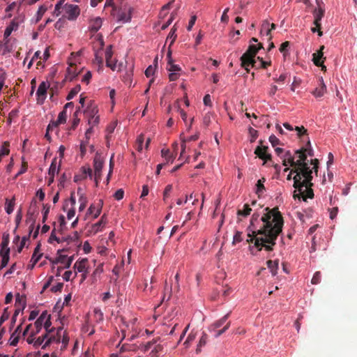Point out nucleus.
<instances>
[{
    "mask_svg": "<svg viewBox=\"0 0 357 357\" xmlns=\"http://www.w3.org/2000/svg\"><path fill=\"white\" fill-rule=\"evenodd\" d=\"M283 225L284 219L278 207H266L261 216L258 213L252 214L248 228L250 232L247 241L253 243L258 250L264 248L272 251Z\"/></svg>",
    "mask_w": 357,
    "mask_h": 357,
    "instance_id": "f257e3e1",
    "label": "nucleus"
},
{
    "mask_svg": "<svg viewBox=\"0 0 357 357\" xmlns=\"http://www.w3.org/2000/svg\"><path fill=\"white\" fill-rule=\"evenodd\" d=\"M295 154L298 156V159L295 161L293 167V172H297L294 178V187L296 190L294 194V198L303 199L306 202L307 199H312L314 197L313 190L312 186L313 183L312 180V170L317 175L319 168V160L314 159L310 160V165H313L312 168L309 166L308 160H307V153L304 148L295 151Z\"/></svg>",
    "mask_w": 357,
    "mask_h": 357,
    "instance_id": "f03ea898",
    "label": "nucleus"
},
{
    "mask_svg": "<svg viewBox=\"0 0 357 357\" xmlns=\"http://www.w3.org/2000/svg\"><path fill=\"white\" fill-rule=\"evenodd\" d=\"M258 52V48L256 45H250L247 51L241 56V66L245 68L247 72H249L248 67L256 66L255 56Z\"/></svg>",
    "mask_w": 357,
    "mask_h": 357,
    "instance_id": "7ed1b4c3",
    "label": "nucleus"
},
{
    "mask_svg": "<svg viewBox=\"0 0 357 357\" xmlns=\"http://www.w3.org/2000/svg\"><path fill=\"white\" fill-rule=\"evenodd\" d=\"M133 8L130 6H124L119 10L117 20L126 23L131 20Z\"/></svg>",
    "mask_w": 357,
    "mask_h": 357,
    "instance_id": "20e7f679",
    "label": "nucleus"
},
{
    "mask_svg": "<svg viewBox=\"0 0 357 357\" xmlns=\"http://www.w3.org/2000/svg\"><path fill=\"white\" fill-rule=\"evenodd\" d=\"M66 16L69 20H75L80 13L78 6L73 4H66L64 6Z\"/></svg>",
    "mask_w": 357,
    "mask_h": 357,
    "instance_id": "39448f33",
    "label": "nucleus"
},
{
    "mask_svg": "<svg viewBox=\"0 0 357 357\" xmlns=\"http://www.w3.org/2000/svg\"><path fill=\"white\" fill-rule=\"evenodd\" d=\"M324 46L322 45L320 47V49L318 51L312 54V61L315 66L321 67L322 70H326V67L324 65V61L326 59V58L324 57Z\"/></svg>",
    "mask_w": 357,
    "mask_h": 357,
    "instance_id": "423d86ee",
    "label": "nucleus"
},
{
    "mask_svg": "<svg viewBox=\"0 0 357 357\" xmlns=\"http://www.w3.org/2000/svg\"><path fill=\"white\" fill-rule=\"evenodd\" d=\"M324 9L322 8L321 7H319L317 10H315L314 11V24L317 26V27H318V35L319 36H321L323 35V32L321 30V21L324 15Z\"/></svg>",
    "mask_w": 357,
    "mask_h": 357,
    "instance_id": "0eeeda50",
    "label": "nucleus"
},
{
    "mask_svg": "<svg viewBox=\"0 0 357 357\" xmlns=\"http://www.w3.org/2000/svg\"><path fill=\"white\" fill-rule=\"evenodd\" d=\"M268 147L266 146H258L255 150V153L264 162L271 160V155L267 153Z\"/></svg>",
    "mask_w": 357,
    "mask_h": 357,
    "instance_id": "6e6552de",
    "label": "nucleus"
},
{
    "mask_svg": "<svg viewBox=\"0 0 357 357\" xmlns=\"http://www.w3.org/2000/svg\"><path fill=\"white\" fill-rule=\"evenodd\" d=\"M102 205V200L99 199L97 203L91 204L90 207L88 209V213L90 215H93L94 219L97 218L101 213Z\"/></svg>",
    "mask_w": 357,
    "mask_h": 357,
    "instance_id": "1a4fd4ad",
    "label": "nucleus"
},
{
    "mask_svg": "<svg viewBox=\"0 0 357 357\" xmlns=\"http://www.w3.org/2000/svg\"><path fill=\"white\" fill-rule=\"evenodd\" d=\"M105 54L107 66L112 70H114L116 67V62L114 60H112L113 52L112 45L107 47Z\"/></svg>",
    "mask_w": 357,
    "mask_h": 357,
    "instance_id": "9d476101",
    "label": "nucleus"
},
{
    "mask_svg": "<svg viewBox=\"0 0 357 357\" xmlns=\"http://www.w3.org/2000/svg\"><path fill=\"white\" fill-rule=\"evenodd\" d=\"M104 164V160L101 157L100 154L98 153H96V155L93 159V168L95 174H98L100 172L102 171V167Z\"/></svg>",
    "mask_w": 357,
    "mask_h": 357,
    "instance_id": "9b49d317",
    "label": "nucleus"
},
{
    "mask_svg": "<svg viewBox=\"0 0 357 357\" xmlns=\"http://www.w3.org/2000/svg\"><path fill=\"white\" fill-rule=\"evenodd\" d=\"M102 20L100 17H96L89 21V29L93 33L97 32L102 26Z\"/></svg>",
    "mask_w": 357,
    "mask_h": 357,
    "instance_id": "f8f14e48",
    "label": "nucleus"
},
{
    "mask_svg": "<svg viewBox=\"0 0 357 357\" xmlns=\"http://www.w3.org/2000/svg\"><path fill=\"white\" fill-rule=\"evenodd\" d=\"M198 138H199V135H197V134L192 135L188 137H185L183 136V135H181V155H182L185 151L186 142L196 141L197 139H198Z\"/></svg>",
    "mask_w": 357,
    "mask_h": 357,
    "instance_id": "ddd939ff",
    "label": "nucleus"
},
{
    "mask_svg": "<svg viewBox=\"0 0 357 357\" xmlns=\"http://www.w3.org/2000/svg\"><path fill=\"white\" fill-rule=\"evenodd\" d=\"M46 318H47V312H43L40 315V317L36 319V321L34 323V326L36 328V332H35L36 333H38L40 331V330L43 326V323Z\"/></svg>",
    "mask_w": 357,
    "mask_h": 357,
    "instance_id": "4468645a",
    "label": "nucleus"
},
{
    "mask_svg": "<svg viewBox=\"0 0 357 357\" xmlns=\"http://www.w3.org/2000/svg\"><path fill=\"white\" fill-rule=\"evenodd\" d=\"M282 159L283 165L287 167L289 165L291 167H294L295 158L289 151L285 152L284 155L282 156Z\"/></svg>",
    "mask_w": 357,
    "mask_h": 357,
    "instance_id": "2eb2a0df",
    "label": "nucleus"
},
{
    "mask_svg": "<svg viewBox=\"0 0 357 357\" xmlns=\"http://www.w3.org/2000/svg\"><path fill=\"white\" fill-rule=\"evenodd\" d=\"M320 81V86L315 89V90L313 91V95L316 98H320L322 97L325 92L326 91V86L324 82V79L322 77L319 79Z\"/></svg>",
    "mask_w": 357,
    "mask_h": 357,
    "instance_id": "dca6fc26",
    "label": "nucleus"
},
{
    "mask_svg": "<svg viewBox=\"0 0 357 357\" xmlns=\"http://www.w3.org/2000/svg\"><path fill=\"white\" fill-rule=\"evenodd\" d=\"M63 250H59L57 251L58 257L55 259H52V258L46 257L50 260V261L53 264L52 269L54 270L55 268L54 264H64V260H66V255H61V252H63Z\"/></svg>",
    "mask_w": 357,
    "mask_h": 357,
    "instance_id": "f3484780",
    "label": "nucleus"
},
{
    "mask_svg": "<svg viewBox=\"0 0 357 357\" xmlns=\"http://www.w3.org/2000/svg\"><path fill=\"white\" fill-rule=\"evenodd\" d=\"M67 75L66 76V79L72 81L76 76H77L79 73H77L76 66L73 63H70L69 67L67 68Z\"/></svg>",
    "mask_w": 357,
    "mask_h": 357,
    "instance_id": "a211bd4d",
    "label": "nucleus"
},
{
    "mask_svg": "<svg viewBox=\"0 0 357 357\" xmlns=\"http://www.w3.org/2000/svg\"><path fill=\"white\" fill-rule=\"evenodd\" d=\"M276 28V25L274 23L270 24L267 21L264 22L262 24V29H266V35L268 37V40H271L272 39L271 31L274 30Z\"/></svg>",
    "mask_w": 357,
    "mask_h": 357,
    "instance_id": "6ab92c4d",
    "label": "nucleus"
},
{
    "mask_svg": "<svg viewBox=\"0 0 357 357\" xmlns=\"http://www.w3.org/2000/svg\"><path fill=\"white\" fill-rule=\"evenodd\" d=\"M88 260L87 259H82L80 261H77L75 262L74 265V268L77 269V271L79 273L81 272H85L86 270V264H87Z\"/></svg>",
    "mask_w": 357,
    "mask_h": 357,
    "instance_id": "aec40b11",
    "label": "nucleus"
},
{
    "mask_svg": "<svg viewBox=\"0 0 357 357\" xmlns=\"http://www.w3.org/2000/svg\"><path fill=\"white\" fill-rule=\"evenodd\" d=\"M61 341V335L56 334L55 335H51L48 336L47 338V341L45 342V344L43 345L42 349H45L47 347H48L50 344L53 342L59 343Z\"/></svg>",
    "mask_w": 357,
    "mask_h": 357,
    "instance_id": "412c9836",
    "label": "nucleus"
},
{
    "mask_svg": "<svg viewBox=\"0 0 357 357\" xmlns=\"http://www.w3.org/2000/svg\"><path fill=\"white\" fill-rule=\"evenodd\" d=\"M229 316V313H227L225 314L223 317H222L220 319L216 321L211 326V329L215 331L218 328L221 327L227 320L228 317Z\"/></svg>",
    "mask_w": 357,
    "mask_h": 357,
    "instance_id": "4be33fe9",
    "label": "nucleus"
},
{
    "mask_svg": "<svg viewBox=\"0 0 357 357\" xmlns=\"http://www.w3.org/2000/svg\"><path fill=\"white\" fill-rule=\"evenodd\" d=\"M268 268L270 269L273 275H275L277 274V271L278 269V260H268L266 262Z\"/></svg>",
    "mask_w": 357,
    "mask_h": 357,
    "instance_id": "5701e85b",
    "label": "nucleus"
},
{
    "mask_svg": "<svg viewBox=\"0 0 357 357\" xmlns=\"http://www.w3.org/2000/svg\"><path fill=\"white\" fill-rule=\"evenodd\" d=\"M56 160H57L56 158H54L52 160V163L50 167V169H49V172H48L49 176H54L56 174H58V172L59 171V166L57 167Z\"/></svg>",
    "mask_w": 357,
    "mask_h": 357,
    "instance_id": "b1692460",
    "label": "nucleus"
},
{
    "mask_svg": "<svg viewBox=\"0 0 357 357\" xmlns=\"http://www.w3.org/2000/svg\"><path fill=\"white\" fill-rule=\"evenodd\" d=\"M251 211H252V208H250V205L248 204H245L243 205L242 209H238L237 211V215L238 216L246 217L250 214Z\"/></svg>",
    "mask_w": 357,
    "mask_h": 357,
    "instance_id": "393cba45",
    "label": "nucleus"
},
{
    "mask_svg": "<svg viewBox=\"0 0 357 357\" xmlns=\"http://www.w3.org/2000/svg\"><path fill=\"white\" fill-rule=\"evenodd\" d=\"M98 108L96 106L88 107L85 112L84 114L85 116L89 119L90 118H94L95 116H98Z\"/></svg>",
    "mask_w": 357,
    "mask_h": 357,
    "instance_id": "a878e982",
    "label": "nucleus"
},
{
    "mask_svg": "<svg viewBox=\"0 0 357 357\" xmlns=\"http://www.w3.org/2000/svg\"><path fill=\"white\" fill-rule=\"evenodd\" d=\"M15 197H13L12 199H6L5 210L8 214L13 213L15 206Z\"/></svg>",
    "mask_w": 357,
    "mask_h": 357,
    "instance_id": "bb28decb",
    "label": "nucleus"
},
{
    "mask_svg": "<svg viewBox=\"0 0 357 357\" xmlns=\"http://www.w3.org/2000/svg\"><path fill=\"white\" fill-rule=\"evenodd\" d=\"M103 272V264H100L92 273L93 282L97 281V278H99L101 273Z\"/></svg>",
    "mask_w": 357,
    "mask_h": 357,
    "instance_id": "cd10ccee",
    "label": "nucleus"
},
{
    "mask_svg": "<svg viewBox=\"0 0 357 357\" xmlns=\"http://www.w3.org/2000/svg\"><path fill=\"white\" fill-rule=\"evenodd\" d=\"M266 181L265 178H261V179H259L257 181V183L256 184V193L258 195H260L264 192L265 190V187L264 185V183Z\"/></svg>",
    "mask_w": 357,
    "mask_h": 357,
    "instance_id": "c85d7f7f",
    "label": "nucleus"
},
{
    "mask_svg": "<svg viewBox=\"0 0 357 357\" xmlns=\"http://www.w3.org/2000/svg\"><path fill=\"white\" fill-rule=\"evenodd\" d=\"M47 88H48V86L47 85V84L45 82H43L42 83H40L38 88L37 92H36L37 96L38 97L45 96Z\"/></svg>",
    "mask_w": 357,
    "mask_h": 357,
    "instance_id": "c756f323",
    "label": "nucleus"
},
{
    "mask_svg": "<svg viewBox=\"0 0 357 357\" xmlns=\"http://www.w3.org/2000/svg\"><path fill=\"white\" fill-rule=\"evenodd\" d=\"M9 241H10L9 234L4 233L2 236V242L1 243V248H2L3 249H6V252L8 250V253H10V248H8Z\"/></svg>",
    "mask_w": 357,
    "mask_h": 357,
    "instance_id": "7c9ffc66",
    "label": "nucleus"
},
{
    "mask_svg": "<svg viewBox=\"0 0 357 357\" xmlns=\"http://www.w3.org/2000/svg\"><path fill=\"white\" fill-rule=\"evenodd\" d=\"M52 322L50 321V315L47 314V318L45 319L43 323V326L47 335H49L50 333L53 332L55 330L54 328H50Z\"/></svg>",
    "mask_w": 357,
    "mask_h": 357,
    "instance_id": "2f4dec72",
    "label": "nucleus"
},
{
    "mask_svg": "<svg viewBox=\"0 0 357 357\" xmlns=\"http://www.w3.org/2000/svg\"><path fill=\"white\" fill-rule=\"evenodd\" d=\"M171 55H172V52L170 50H169L167 52V57L169 59L168 63L169 64L170 66L168 70L173 73L180 71L181 68L178 65H176V64H174L172 63Z\"/></svg>",
    "mask_w": 357,
    "mask_h": 357,
    "instance_id": "473e14b6",
    "label": "nucleus"
},
{
    "mask_svg": "<svg viewBox=\"0 0 357 357\" xmlns=\"http://www.w3.org/2000/svg\"><path fill=\"white\" fill-rule=\"evenodd\" d=\"M206 341H207V335L205 333H203V334L199 340L197 349H196L197 354H199L201 352V348L206 344Z\"/></svg>",
    "mask_w": 357,
    "mask_h": 357,
    "instance_id": "72a5a7b5",
    "label": "nucleus"
},
{
    "mask_svg": "<svg viewBox=\"0 0 357 357\" xmlns=\"http://www.w3.org/2000/svg\"><path fill=\"white\" fill-rule=\"evenodd\" d=\"M1 257V263L0 265V270L3 269L4 267H6L10 259V253H8V250L3 253V256Z\"/></svg>",
    "mask_w": 357,
    "mask_h": 357,
    "instance_id": "f704fd0d",
    "label": "nucleus"
},
{
    "mask_svg": "<svg viewBox=\"0 0 357 357\" xmlns=\"http://www.w3.org/2000/svg\"><path fill=\"white\" fill-rule=\"evenodd\" d=\"M162 157L165 158L167 162H173L174 158L171 154L169 149H162L161 151Z\"/></svg>",
    "mask_w": 357,
    "mask_h": 357,
    "instance_id": "c9c22d12",
    "label": "nucleus"
},
{
    "mask_svg": "<svg viewBox=\"0 0 357 357\" xmlns=\"http://www.w3.org/2000/svg\"><path fill=\"white\" fill-rule=\"evenodd\" d=\"M81 90L80 85H76L74 88H73L69 92L67 100H70L74 98Z\"/></svg>",
    "mask_w": 357,
    "mask_h": 357,
    "instance_id": "e433bc0d",
    "label": "nucleus"
},
{
    "mask_svg": "<svg viewBox=\"0 0 357 357\" xmlns=\"http://www.w3.org/2000/svg\"><path fill=\"white\" fill-rule=\"evenodd\" d=\"M66 119H67L66 110L63 109L59 114L58 119L56 121L59 125H60V124L66 123Z\"/></svg>",
    "mask_w": 357,
    "mask_h": 357,
    "instance_id": "4c0bfd02",
    "label": "nucleus"
},
{
    "mask_svg": "<svg viewBox=\"0 0 357 357\" xmlns=\"http://www.w3.org/2000/svg\"><path fill=\"white\" fill-rule=\"evenodd\" d=\"M41 257H42V254H39L38 256H36V253H33L32 255L31 261H30L31 264L28 266L29 268L33 269L34 266L40 260Z\"/></svg>",
    "mask_w": 357,
    "mask_h": 357,
    "instance_id": "58836bf2",
    "label": "nucleus"
},
{
    "mask_svg": "<svg viewBox=\"0 0 357 357\" xmlns=\"http://www.w3.org/2000/svg\"><path fill=\"white\" fill-rule=\"evenodd\" d=\"M81 170L82 172V178H86L87 176H89L90 178H92V169L90 167H82Z\"/></svg>",
    "mask_w": 357,
    "mask_h": 357,
    "instance_id": "ea45409f",
    "label": "nucleus"
},
{
    "mask_svg": "<svg viewBox=\"0 0 357 357\" xmlns=\"http://www.w3.org/2000/svg\"><path fill=\"white\" fill-rule=\"evenodd\" d=\"M79 111H80V109H79V107H78L74 113V115H73L74 119H73V124H72L73 129H75V128L77 126V125L79 123L80 120L78 118V114H79Z\"/></svg>",
    "mask_w": 357,
    "mask_h": 357,
    "instance_id": "a19ab883",
    "label": "nucleus"
},
{
    "mask_svg": "<svg viewBox=\"0 0 357 357\" xmlns=\"http://www.w3.org/2000/svg\"><path fill=\"white\" fill-rule=\"evenodd\" d=\"M20 340V335L13 333L10 338V344L11 346H16Z\"/></svg>",
    "mask_w": 357,
    "mask_h": 357,
    "instance_id": "79ce46f5",
    "label": "nucleus"
},
{
    "mask_svg": "<svg viewBox=\"0 0 357 357\" xmlns=\"http://www.w3.org/2000/svg\"><path fill=\"white\" fill-rule=\"evenodd\" d=\"M195 337H196V334L193 333L192 332H191L188 335L187 339L185 340V341L184 342V344H183L186 348H188L190 346V344H191V342L195 340Z\"/></svg>",
    "mask_w": 357,
    "mask_h": 357,
    "instance_id": "37998d69",
    "label": "nucleus"
},
{
    "mask_svg": "<svg viewBox=\"0 0 357 357\" xmlns=\"http://www.w3.org/2000/svg\"><path fill=\"white\" fill-rule=\"evenodd\" d=\"M175 31H176V29L174 26L171 29L170 32L169 33V34L167 36V40H171L169 45H172L174 43V42L176 40V34L175 33Z\"/></svg>",
    "mask_w": 357,
    "mask_h": 357,
    "instance_id": "c03bdc74",
    "label": "nucleus"
},
{
    "mask_svg": "<svg viewBox=\"0 0 357 357\" xmlns=\"http://www.w3.org/2000/svg\"><path fill=\"white\" fill-rule=\"evenodd\" d=\"M47 11V8L44 6H41L38 12H37V17H36V22H39L41 18L43 17L45 13Z\"/></svg>",
    "mask_w": 357,
    "mask_h": 357,
    "instance_id": "a18cd8bd",
    "label": "nucleus"
},
{
    "mask_svg": "<svg viewBox=\"0 0 357 357\" xmlns=\"http://www.w3.org/2000/svg\"><path fill=\"white\" fill-rule=\"evenodd\" d=\"M17 24L15 22H12L10 25L9 26H8L5 30V32H4L5 37L9 36L11 34L12 31H13L14 28L17 27Z\"/></svg>",
    "mask_w": 357,
    "mask_h": 357,
    "instance_id": "49530a36",
    "label": "nucleus"
},
{
    "mask_svg": "<svg viewBox=\"0 0 357 357\" xmlns=\"http://www.w3.org/2000/svg\"><path fill=\"white\" fill-rule=\"evenodd\" d=\"M290 43L289 41H285L282 43L280 47V51L283 54V55L285 56L286 53L288 51V48L289 47Z\"/></svg>",
    "mask_w": 357,
    "mask_h": 357,
    "instance_id": "de8ad7c7",
    "label": "nucleus"
},
{
    "mask_svg": "<svg viewBox=\"0 0 357 357\" xmlns=\"http://www.w3.org/2000/svg\"><path fill=\"white\" fill-rule=\"evenodd\" d=\"M47 333H45L44 335L38 337L34 342V346L35 347H39L40 346L45 340H46L48 337Z\"/></svg>",
    "mask_w": 357,
    "mask_h": 357,
    "instance_id": "09e8293b",
    "label": "nucleus"
},
{
    "mask_svg": "<svg viewBox=\"0 0 357 357\" xmlns=\"http://www.w3.org/2000/svg\"><path fill=\"white\" fill-rule=\"evenodd\" d=\"M79 202H80V205H79V210L80 211H83L85 207L86 206V204H87V199H86V197H84V195H82L80 196L79 199Z\"/></svg>",
    "mask_w": 357,
    "mask_h": 357,
    "instance_id": "8fccbe9b",
    "label": "nucleus"
},
{
    "mask_svg": "<svg viewBox=\"0 0 357 357\" xmlns=\"http://www.w3.org/2000/svg\"><path fill=\"white\" fill-rule=\"evenodd\" d=\"M231 322L229 321L226 324V325L220 330L215 331V337H218L222 334H223L230 326Z\"/></svg>",
    "mask_w": 357,
    "mask_h": 357,
    "instance_id": "3c124183",
    "label": "nucleus"
},
{
    "mask_svg": "<svg viewBox=\"0 0 357 357\" xmlns=\"http://www.w3.org/2000/svg\"><path fill=\"white\" fill-rule=\"evenodd\" d=\"M53 241H56L57 243H61V241H64L63 239V240H61L59 238H58L56 234H55V229H54L52 231V233H51V235L48 239V242L50 243H52Z\"/></svg>",
    "mask_w": 357,
    "mask_h": 357,
    "instance_id": "603ef678",
    "label": "nucleus"
},
{
    "mask_svg": "<svg viewBox=\"0 0 357 357\" xmlns=\"http://www.w3.org/2000/svg\"><path fill=\"white\" fill-rule=\"evenodd\" d=\"M321 281V273L319 271L316 272L311 280L312 284H317Z\"/></svg>",
    "mask_w": 357,
    "mask_h": 357,
    "instance_id": "864d4df0",
    "label": "nucleus"
},
{
    "mask_svg": "<svg viewBox=\"0 0 357 357\" xmlns=\"http://www.w3.org/2000/svg\"><path fill=\"white\" fill-rule=\"evenodd\" d=\"M19 110L17 109H15L11 110V112L8 114V121L9 123H11L12 120L14 118H16L18 115Z\"/></svg>",
    "mask_w": 357,
    "mask_h": 357,
    "instance_id": "5fc2aeb1",
    "label": "nucleus"
},
{
    "mask_svg": "<svg viewBox=\"0 0 357 357\" xmlns=\"http://www.w3.org/2000/svg\"><path fill=\"white\" fill-rule=\"evenodd\" d=\"M242 232L241 231H236V234H234V239H233V244H236L237 243H240L243 241V238H242Z\"/></svg>",
    "mask_w": 357,
    "mask_h": 357,
    "instance_id": "6e6d98bb",
    "label": "nucleus"
},
{
    "mask_svg": "<svg viewBox=\"0 0 357 357\" xmlns=\"http://www.w3.org/2000/svg\"><path fill=\"white\" fill-rule=\"evenodd\" d=\"M64 2V0H60L56 5L55 8L54 10V14L56 16H59L60 15V9L62 7V5Z\"/></svg>",
    "mask_w": 357,
    "mask_h": 357,
    "instance_id": "4d7b16f0",
    "label": "nucleus"
},
{
    "mask_svg": "<svg viewBox=\"0 0 357 357\" xmlns=\"http://www.w3.org/2000/svg\"><path fill=\"white\" fill-rule=\"evenodd\" d=\"M29 239V235H27V236H25L22 237V238L21 240V242H20V246L17 248V252H22L23 248L25 245V243H26V241H28Z\"/></svg>",
    "mask_w": 357,
    "mask_h": 357,
    "instance_id": "13d9d810",
    "label": "nucleus"
},
{
    "mask_svg": "<svg viewBox=\"0 0 357 357\" xmlns=\"http://www.w3.org/2000/svg\"><path fill=\"white\" fill-rule=\"evenodd\" d=\"M269 142H271V145L273 147H275L276 145H278L280 143V141L279 140V139L277 138L276 136H275L274 135H271L269 137Z\"/></svg>",
    "mask_w": 357,
    "mask_h": 357,
    "instance_id": "bf43d9fd",
    "label": "nucleus"
},
{
    "mask_svg": "<svg viewBox=\"0 0 357 357\" xmlns=\"http://www.w3.org/2000/svg\"><path fill=\"white\" fill-rule=\"evenodd\" d=\"M257 59L260 61L259 66V68H267L268 66H270L271 65V61H265L263 60L262 58H260L259 56L257 57Z\"/></svg>",
    "mask_w": 357,
    "mask_h": 357,
    "instance_id": "052dcab7",
    "label": "nucleus"
},
{
    "mask_svg": "<svg viewBox=\"0 0 357 357\" xmlns=\"http://www.w3.org/2000/svg\"><path fill=\"white\" fill-rule=\"evenodd\" d=\"M123 195L124 191L122 189H119L114 193V197L116 200H121L123 198Z\"/></svg>",
    "mask_w": 357,
    "mask_h": 357,
    "instance_id": "680f3d73",
    "label": "nucleus"
},
{
    "mask_svg": "<svg viewBox=\"0 0 357 357\" xmlns=\"http://www.w3.org/2000/svg\"><path fill=\"white\" fill-rule=\"evenodd\" d=\"M89 124L92 126V128L96 126L99 123V116H96L94 118H90L88 119Z\"/></svg>",
    "mask_w": 357,
    "mask_h": 357,
    "instance_id": "e2e57ef3",
    "label": "nucleus"
},
{
    "mask_svg": "<svg viewBox=\"0 0 357 357\" xmlns=\"http://www.w3.org/2000/svg\"><path fill=\"white\" fill-rule=\"evenodd\" d=\"M172 185H167L165 187V191H164V193H163V197H164V200L165 201L169 197V193L172 191Z\"/></svg>",
    "mask_w": 357,
    "mask_h": 357,
    "instance_id": "0e129e2a",
    "label": "nucleus"
},
{
    "mask_svg": "<svg viewBox=\"0 0 357 357\" xmlns=\"http://www.w3.org/2000/svg\"><path fill=\"white\" fill-rule=\"evenodd\" d=\"M61 342H62V344H63V348H62V349H65L67 347V345H68V344L69 342V337L68 336V334H67V333L66 331L64 332V333L63 335V337H62V341Z\"/></svg>",
    "mask_w": 357,
    "mask_h": 357,
    "instance_id": "69168bd1",
    "label": "nucleus"
},
{
    "mask_svg": "<svg viewBox=\"0 0 357 357\" xmlns=\"http://www.w3.org/2000/svg\"><path fill=\"white\" fill-rule=\"evenodd\" d=\"M155 72V68L152 66H149L145 70V75L147 77H151Z\"/></svg>",
    "mask_w": 357,
    "mask_h": 357,
    "instance_id": "338daca9",
    "label": "nucleus"
},
{
    "mask_svg": "<svg viewBox=\"0 0 357 357\" xmlns=\"http://www.w3.org/2000/svg\"><path fill=\"white\" fill-rule=\"evenodd\" d=\"M63 284L61 282H59L56 285L53 286L51 288V291L54 293L61 291L63 289Z\"/></svg>",
    "mask_w": 357,
    "mask_h": 357,
    "instance_id": "774afa93",
    "label": "nucleus"
}]
</instances>
